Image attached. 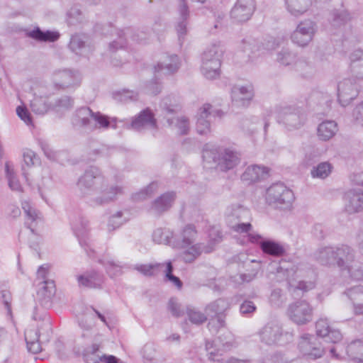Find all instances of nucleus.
<instances>
[{
    "label": "nucleus",
    "instance_id": "nucleus-42",
    "mask_svg": "<svg viewBox=\"0 0 363 363\" xmlns=\"http://www.w3.org/2000/svg\"><path fill=\"white\" fill-rule=\"evenodd\" d=\"M351 17L345 9H335L330 15V22L333 27L338 28L347 23Z\"/></svg>",
    "mask_w": 363,
    "mask_h": 363
},
{
    "label": "nucleus",
    "instance_id": "nucleus-56",
    "mask_svg": "<svg viewBox=\"0 0 363 363\" xmlns=\"http://www.w3.org/2000/svg\"><path fill=\"white\" fill-rule=\"evenodd\" d=\"M127 221L126 218H123L122 211H118L112 215L108 220V228L109 230H113L121 227L123 223Z\"/></svg>",
    "mask_w": 363,
    "mask_h": 363
},
{
    "label": "nucleus",
    "instance_id": "nucleus-2",
    "mask_svg": "<svg viewBox=\"0 0 363 363\" xmlns=\"http://www.w3.org/2000/svg\"><path fill=\"white\" fill-rule=\"evenodd\" d=\"M278 281H286L289 290H301L307 292L315 286L316 274L309 269L305 275L301 269L296 270L294 267L284 269L281 267L277 273Z\"/></svg>",
    "mask_w": 363,
    "mask_h": 363
},
{
    "label": "nucleus",
    "instance_id": "nucleus-46",
    "mask_svg": "<svg viewBox=\"0 0 363 363\" xmlns=\"http://www.w3.org/2000/svg\"><path fill=\"white\" fill-rule=\"evenodd\" d=\"M186 314L189 320L193 324L201 325L208 319L206 313H203L197 308L191 306L186 308Z\"/></svg>",
    "mask_w": 363,
    "mask_h": 363
},
{
    "label": "nucleus",
    "instance_id": "nucleus-9",
    "mask_svg": "<svg viewBox=\"0 0 363 363\" xmlns=\"http://www.w3.org/2000/svg\"><path fill=\"white\" fill-rule=\"evenodd\" d=\"M318 30L316 23L311 19L301 21L291 34V40L297 46L304 48L309 45Z\"/></svg>",
    "mask_w": 363,
    "mask_h": 363
},
{
    "label": "nucleus",
    "instance_id": "nucleus-47",
    "mask_svg": "<svg viewBox=\"0 0 363 363\" xmlns=\"http://www.w3.org/2000/svg\"><path fill=\"white\" fill-rule=\"evenodd\" d=\"M157 182H152L147 187L134 194L132 196L135 201H140L153 195L158 189Z\"/></svg>",
    "mask_w": 363,
    "mask_h": 363
},
{
    "label": "nucleus",
    "instance_id": "nucleus-49",
    "mask_svg": "<svg viewBox=\"0 0 363 363\" xmlns=\"http://www.w3.org/2000/svg\"><path fill=\"white\" fill-rule=\"evenodd\" d=\"M5 172L9 187L13 191H21V185L16 177L13 167L9 163L5 164Z\"/></svg>",
    "mask_w": 363,
    "mask_h": 363
},
{
    "label": "nucleus",
    "instance_id": "nucleus-1",
    "mask_svg": "<svg viewBox=\"0 0 363 363\" xmlns=\"http://www.w3.org/2000/svg\"><path fill=\"white\" fill-rule=\"evenodd\" d=\"M77 186L82 196L87 199L91 206L109 203L123 194L121 186H108L101 169L95 166H91L84 171L78 179Z\"/></svg>",
    "mask_w": 363,
    "mask_h": 363
},
{
    "label": "nucleus",
    "instance_id": "nucleus-63",
    "mask_svg": "<svg viewBox=\"0 0 363 363\" xmlns=\"http://www.w3.org/2000/svg\"><path fill=\"white\" fill-rule=\"evenodd\" d=\"M74 106V99L68 96H64L56 101L55 108L60 109H69Z\"/></svg>",
    "mask_w": 363,
    "mask_h": 363
},
{
    "label": "nucleus",
    "instance_id": "nucleus-50",
    "mask_svg": "<svg viewBox=\"0 0 363 363\" xmlns=\"http://www.w3.org/2000/svg\"><path fill=\"white\" fill-rule=\"evenodd\" d=\"M250 216V212L247 208L238 206L233 209L231 213L228 216L229 224L245 220Z\"/></svg>",
    "mask_w": 363,
    "mask_h": 363
},
{
    "label": "nucleus",
    "instance_id": "nucleus-3",
    "mask_svg": "<svg viewBox=\"0 0 363 363\" xmlns=\"http://www.w3.org/2000/svg\"><path fill=\"white\" fill-rule=\"evenodd\" d=\"M73 127L77 130L91 132L97 128H107L111 121L108 118L99 112L94 113L87 106L75 111L71 119Z\"/></svg>",
    "mask_w": 363,
    "mask_h": 363
},
{
    "label": "nucleus",
    "instance_id": "nucleus-6",
    "mask_svg": "<svg viewBox=\"0 0 363 363\" xmlns=\"http://www.w3.org/2000/svg\"><path fill=\"white\" fill-rule=\"evenodd\" d=\"M294 199L293 191L283 183L273 184L267 189L266 201L269 206L275 208L290 209Z\"/></svg>",
    "mask_w": 363,
    "mask_h": 363
},
{
    "label": "nucleus",
    "instance_id": "nucleus-60",
    "mask_svg": "<svg viewBox=\"0 0 363 363\" xmlns=\"http://www.w3.org/2000/svg\"><path fill=\"white\" fill-rule=\"evenodd\" d=\"M168 309L175 317H181L184 315V310L182 308L181 304L175 298H171L168 302Z\"/></svg>",
    "mask_w": 363,
    "mask_h": 363
},
{
    "label": "nucleus",
    "instance_id": "nucleus-40",
    "mask_svg": "<svg viewBox=\"0 0 363 363\" xmlns=\"http://www.w3.org/2000/svg\"><path fill=\"white\" fill-rule=\"evenodd\" d=\"M337 131V123L334 121L322 122L318 128V135L322 140H328L332 138Z\"/></svg>",
    "mask_w": 363,
    "mask_h": 363
},
{
    "label": "nucleus",
    "instance_id": "nucleus-18",
    "mask_svg": "<svg viewBox=\"0 0 363 363\" xmlns=\"http://www.w3.org/2000/svg\"><path fill=\"white\" fill-rule=\"evenodd\" d=\"M255 9L254 0H238L230 11V17L239 23L250 19Z\"/></svg>",
    "mask_w": 363,
    "mask_h": 363
},
{
    "label": "nucleus",
    "instance_id": "nucleus-37",
    "mask_svg": "<svg viewBox=\"0 0 363 363\" xmlns=\"http://www.w3.org/2000/svg\"><path fill=\"white\" fill-rule=\"evenodd\" d=\"M116 38L108 43V49L111 53H113L118 50L124 48L127 45V35L131 33L130 28L124 30H114Z\"/></svg>",
    "mask_w": 363,
    "mask_h": 363
},
{
    "label": "nucleus",
    "instance_id": "nucleus-62",
    "mask_svg": "<svg viewBox=\"0 0 363 363\" xmlns=\"http://www.w3.org/2000/svg\"><path fill=\"white\" fill-rule=\"evenodd\" d=\"M145 90L149 94L157 95L162 90L161 83L157 79H153L146 84Z\"/></svg>",
    "mask_w": 363,
    "mask_h": 363
},
{
    "label": "nucleus",
    "instance_id": "nucleus-45",
    "mask_svg": "<svg viewBox=\"0 0 363 363\" xmlns=\"http://www.w3.org/2000/svg\"><path fill=\"white\" fill-rule=\"evenodd\" d=\"M332 165L328 162H323L314 167L311 172L313 178L325 179L329 176L332 171Z\"/></svg>",
    "mask_w": 363,
    "mask_h": 363
},
{
    "label": "nucleus",
    "instance_id": "nucleus-4",
    "mask_svg": "<svg viewBox=\"0 0 363 363\" xmlns=\"http://www.w3.org/2000/svg\"><path fill=\"white\" fill-rule=\"evenodd\" d=\"M22 172L28 184L41 193L44 186V168L41 160L34 151L26 149L23 153Z\"/></svg>",
    "mask_w": 363,
    "mask_h": 363
},
{
    "label": "nucleus",
    "instance_id": "nucleus-19",
    "mask_svg": "<svg viewBox=\"0 0 363 363\" xmlns=\"http://www.w3.org/2000/svg\"><path fill=\"white\" fill-rule=\"evenodd\" d=\"M131 128L136 131H143L146 129H157V120L152 110L147 108L141 111L132 120Z\"/></svg>",
    "mask_w": 363,
    "mask_h": 363
},
{
    "label": "nucleus",
    "instance_id": "nucleus-44",
    "mask_svg": "<svg viewBox=\"0 0 363 363\" xmlns=\"http://www.w3.org/2000/svg\"><path fill=\"white\" fill-rule=\"evenodd\" d=\"M169 126L175 125L181 135H186L189 130V122L185 116L177 118H167Z\"/></svg>",
    "mask_w": 363,
    "mask_h": 363
},
{
    "label": "nucleus",
    "instance_id": "nucleus-16",
    "mask_svg": "<svg viewBox=\"0 0 363 363\" xmlns=\"http://www.w3.org/2000/svg\"><path fill=\"white\" fill-rule=\"evenodd\" d=\"M88 221L82 216L77 217L72 223V230L78 238L80 245L84 249L87 255L92 257L94 254L90 244L87 241Z\"/></svg>",
    "mask_w": 363,
    "mask_h": 363
},
{
    "label": "nucleus",
    "instance_id": "nucleus-64",
    "mask_svg": "<svg viewBox=\"0 0 363 363\" xmlns=\"http://www.w3.org/2000/svg\"><path fill=\"white\" fill-rule=\"evenodd\" d=\"M352 118L357 125L363 126V101L359 104L352 111Z\"/></svg>",
    "mask_w": 363,
    "mask_h": 363
},
{
    "label": "nucleus",
    "instance_id": "nucleus-59",
    "mask_svg": "<svg viewBox=\"0 0 363 363\" xmlns=\"http://www.w3.org/2000/svg\"><path fill=\"white\" fill-rule=\"evenodd\" d=\"M346 271L352 279L357 281L363 279V264L354 261V263L352 264L351 268L347 269Z\"/></svg>",
    "mask_w": 363,
    "mask_h": 363
},
{
    "label": "nucleus",
    "instance_id": "nucleus-8",
    "mask_svg": "<svg viewBox=\"0 0 363 363\" xmlns=\"http://www.w3.org/2000/svg\"><path fill=\"white\" fill-rule=\"evenodd\" d=\"M277 121L289 130L299 129L306 121V114L299 106L284 105L277 108Z\"/></svg>",
    "mask_w": 363,
    "mask_h": 363
},
{
    "label": "nucleus",
    "instance_id": "nucleus-36",
    "mask_svg": "<svg viewBox=\"0 0 363 363\" xmlns=\"http://www.w3.org/2000/svg\"><path fill=\"white\" fill-rule=\"evenodd\" d=\"M350 58L352 74L357 79H363V50H354Z\"/></svg>",
    "mask_w": 363,
    "mask_h": 363
},
{
    "label": "nucleus",
    "instance_id": "nucleus-55",
    "mask_svg": "<svg viewBox=\"0 0 363 363\" xmlns=\"http://www.w3.org/2000/svg\"><path fill=\"white\" fill-rule=\"evenodd\" d=\"M209 322L208 323V329L213 333H217L220 328L225 325V315H218L214 317H208Z\"/></svg>",
    "mask_w": 363,
    "mask_h": 363
},
{
    "label": "nucleus",
    "instance_id": "nucleus-23",
    "mask_svg": "<svg viewBox=\"0 0 363 363\" xmlns=\"http://www.w3.org/2000/svg\"><path fill=\"white\" fill-rule=\"evenodd\" d=\"M175 199L176 194L174 191L166 192L151 203L149 211L154 215L160 216L171 208Z\"/></svg>",
    "mask_w": 363,
    "mask_h": 363
},
{
    "label": "nucleus",
    "instance_id": "nucleus-24",
    "mask_svg": "<svg viewBox=\"0 0 363 363\" xmlns=\"http://www.w3.org/2000/svg\"><path fill=\"white\" fill-rule=\"evenodd\" d=\"M253 96L254 91L251 86H234L232 88V100L238 106H248Z\"/></svg>",
    "mask_w": 363,
    "mask_h": 363
},
{
    "label": "nucleus",
    "instance_id": "nucleus-28",
    "mask_svg": "<svg viewBox=\"0 0 363 363\" xmlns=\"http://www.w3.org/2000/svg\"><path fill=\"white\" fill-rule=\"evenodd\" d=\"M342 294L353 303L354 314L363 315V286L357 285L347 289Z\"/></svg>",
    "mask_w": 363,
    "mask_h": 363
},
{
    "label": "nucleus",
    "instance_id": "nucleus-48",
    "mask_svg": "<svg viewBox=\"0 0 363 363\" xmlns=\"http://www.w3.org/2000/svg\"><path fill=\"white\" fill-rule=\"evenodd\" d=\"M99 345L93 344L87 348L84 353V359L86 363H99L102 361V355L98 354Z\"/></svg>",
    "mask_w": 363,
    "mask_h": 363
},
{
    "label": "nucleus",
    "instance_id": "nucleus-43",
    "mask_svg": "<svg viewBox=\"0 0 363 363\" xmlns=\"http://www.w3.org/2000/svg\"><path fill=\"white\" fill-rule=\"evenodd\" d=\"M98 262L106 268V272L111 277L118 276L122 272L123 265L121 262H115L110 257H104L99 259Z\"/></svg>",
    "mask_w": 363,
    "mask_h": 363
},
{
    "label": "nucleus",
    "instance_id": "nucleus-33",
    "mask_svg": "<svg viewBox=\"0 0 363 363\" xmlns=\"http://www.w3.org/2000/svg\"><path fill=\"white\" fill-rule=\"evenodd\" d=\"M230 308L228 301L224 298H218L207 304L205 307V313L208 317L225 315V312Z\"/></svg>",
    "mask_w": 363,
    "mask_h": 363
},
{
    "label": "nucleus",
    "instance_id": "nucleus-12",
    "mask_svg": "<svg viewBox=\"0 0 363 363\" xmlns=\"http://www.w3.org/2000/svg\"><path fill=\"white\" fill-rule=\"evenodd\" d=\"M298 347L303 355L313 359L321 357L324 354V349L321 347L318 337L313 335L306 333L302 335Z\"/></svg>",
    "mask_w": 363,
    "mask_h": 363
},
{
    "label": "nucleus",
    "instance_id": "nucleus-13",
    "mask_svg": "<svg viewBox=\"0 0 363 363\" xmlns=\"http://www.w3.org/2000/svg\"><path fill=\"white\" fill-rule=\"evenodd\" d=\"M259 335L262 343L272 346L281 342L284 331L279 322L271 320L259 330Z\"/></svg>",
    "mask_w": 363,
    "mask_h": 363
},
{
    "label": "nucleus",
    "instance_id": "nucleus-53",
    "mask_svg": "<svg viewBox=\"0 0 363 363\" xmlns=\"http://www.w3.org/2000/svg\"><path fill=\"white\" fill-rule=\"evenodd\" d=\"M138 94L133 91L123 89L122 91H116L113 94L114 99L118 102L127 103L131 101L136 100Z\"/></svg>",
    "mask_w": 363,
    "mask_h": 363
},
{
    "label": "nucleus",
    "instance_id": "nucleus-35",
    "mask_svg": "<svg viewBox=\"0 0 363 363\" xmlns=\"http://www.w3.org/2000/svg\"><path fill=\"white\" fill-rule=\"evenodd\" d=\"M152 240L157 244L169 245L173 247L174 232L167 228H156L152 233Z\"/></svg>",
    "mask_w": 363,
    "mask_h": 363
},
{
    "label": "nucleus",
    "instance_id": "nucleus-25",
    "mask_svg": "<svg viewBox=\"0 0 363 363\" xmlns=\"http://www.w3.org/2000/svg\"><path fill=\"white\" fill-rule=\"evenodd\" d=\"M179 68V57L177 55H167L155 66V78L158 76L169 75L176 72Z\"/></svg>",
    "mask_w": 363,
    "mask_h": 363
},
{
    "label": "nucleus",
    "instance_id": "nucleus-22",
    "mask_svg": "<svg viewBox=\"0 0 363 363\" xmlns=\"http://www.w3.org/2000/svg\"><path fill=\"white\" fill-rule=\"evenodd\" d=\"M316 334L325 339V341L332 343L339 342L342 335L338 330L332 328L327 318H320L315 324Z\"/></svg>",
    "mask_w": 363,
    "mask_h": 363
},
{
    "label": "nucleus",
    "instance_id": "nucleus-57",
    "mask_svg": "<svg viewBox=\"0 0 363 363\" xmlns=\"http://www.w3.org/2000/svg\"><path fill=\"white\" fill-rule=\"evenodd\" d=\"M30 107L33 111L37 113H43L45 109V100L44 97L34 94L33 98L30 101Z\"/></svg>",
    "mask_w": 363,
    "mask_h": 363
},
{
    "label": "nucleus",
    "instance_id": "nucleus-29",
    "mask_svg": "<svg viewBox=\"0 0 363 363\" xmlns=\"http://www.w3.org/2000/svg\"><path fill=\"white\" fill-rule=\"evenodd\" d=\"M268 174V169L264 166L253 164L246 168L241 179L248 184L264 179Z\"/></svg>",
    "mask_w": 363,
    "mask_h": 363
},
{
    "label": "nucleus",
    "instance_id": "nucleus-21",
    "mask_svg": "<svg viewBox=\"0 0 363 363\" xmlns=\"http://www.w3.org/2000/svg\"><path fill=\"white\" fill-rule=\"evenodd\" d=\"M345 210L350 214L363 210V190L351 189L345 192L343 197Z\"/></svg>",
    "mask_w": 363,
    "mask_h": 363
},
{
    "label": "nucleus",
    "instance_id": "nucleus-52",
    "mask_svg": "<svg viewBox=\"0 0 363 363\" xmlns=\"http://www.w3.org/2000/svg\"><path fill=\"white\" fill-rule=\"evenodd\" d=\"M84 19V16L78 8L73 7L67 12V22L69 26L80 24L83 23Z\"/></svg>",
    "mask_w": 363,
    "mask_h": 363
},
{
    "label": "nucleus",
    "instance_id": "nucleus-20",
    "mask_svg": "<svg viewBox=\"0 0 363 363\" xmlns=\"http://www.w3.org/2000/svg\"><path fill=\"white\" fill-rule=\"evenodd\" d=\"M335 264L341 271L350 269L355 261V251L347 245L335 247Z\"/></svg>",
    "mask_w": 363,
    "mask_h": 363
},
{
    "label": "nucleus",
    "instance_id": "nucleus-39",
    "mask_svg": "<svg viewBox=\"0 0 363 363\" xmlns=\"http://www.w3.org/2000/svg\"><path fill=\"white\" fill-rule=\"evenodd\" d=\"M288 11L294 16H300L306 12L312 0H285Z\"/></svg>",
    "mask_w": 363,
    "mask_h": 363
},
{
    "label": "nucleus",
    "instance_id": "nucleus-15",
    "mask_svg": "<svg viewBox=\"0 0 363 363\" xmlns=\"http://www.w3.org/2000/svg\"><path fill=\"white\" fill-rule=\"evenodd\" d=\"M359 91V86L354 79H345L337 84L338 101L342 106H346L355 99Z\"/></svg>",
    "mask_w": 363,
    "mask_h": 363
},
{
    "label": "nucleus",
    "instance_id": "nucleus-7",
    "mask_svg": "<svg viewBox=\"0 0 363 363\" xmlns=\"http://www.w3.org/2000/svg\"><path fill=\"white\" fill-rule=\"evenodd\" d=\"M222 55V48L216 44L208 47L203 52L201 58V72L206 78L214 79L220 76Z\"/></svg>",
    "mask_w": 363,
    "mask_h": 363
},
{
    "label": "nucleus",
    "instance_id": "nucleus-51",
    "mask_svg": "<svg viewBox=\"0 0 363 363\" xmlns=\"http://www.w3.org/2000/svg\"><path fill=\"white\" fill-rule=\"evenodd\" d=\"M161 108L166 112L167 114H172L179 111V106L176 104L174 96H167L164 98L160 104Z\"/></svg>",
    "mask_w": 363,
    "mask_h": 363
},
{
    "label": "nucleus",
    "instance_id": "nucleus-5",
    "mask_svg": "<svg viewBox=\"0 0 363 363\" xmlns=\"http://www.w3.org/2000/svg\"><path fill=\"white\" fill-rule=\"evenodd\" d=\"M203 159L207 163L215 165V167L222 172L233 169L240 162L238 153L230 149L206 145L203 152Z\"/></svg>",
    "mask_w": 363,
    "mask_h": 363
},
{
    "label": "nucleus",
    "instance_id": "nucleus-58",
    "mask_svg": "<svg viewBox=\"0 0 363 363\" xmlns=\"http://www.w3.org/2000/svg\"><path fill=\"white\" fill-rule=\"evenodd\" d=\"M174 267L170 261L166 263V278L171 281L173 284H174L177 289H180L182 287V281L180 279L172 274Z\"/></svg>",
    "mask_w": 363,
    "mask_h": 363
},
{
    "label": "nucleus",
    "instance_id": "nucleus-34",
    "mask_svg": "<svg viewBox=\"0 0 363 363\" xmlns=\"http://www.w3.org/2000/svg\"><path fill=\"white\" fill-rule=\"evenodd\" d=\"M184 249L185 250L182 252V259L186 263L193 262L198 257L200 256L203 251L206 253H209L213 250L212 247H207L205 249L201 243L192 244Z\"/></svg>",
    "mask_w": 363,
    "mask_h": 363
},
{
    "label": "nucleus",
    "instance_id": "nucleus-11",
    "mask_svg": "<svg viewBox=\"0 0 363 363\" xmlns=\"http://www.w3.org/2000/svg\"><path fill=\"white\" fill-rule=\"evenodd\" d=\"M290 319L297 325H305L313 319V308L305 301H298L291 304L288 309Z\"/></svg>",
    "mask_w": 363,
    "mask_h": 363
},
{
    "label": "nucleus",
    "instance_id": "nucleus-14",
    "mask_svg": "<svg viewBox=\"0 0 363 363\" xmlns=\"http://www.w3.org/2000/svg\"><path fill=\"white\" fill-rule=\"evenodd\" d=\"M216 116H221V111L213 109L209 104H206L201 107L198 113V118L196 129L200 135H207L210 133L211 123Z\"/></svg>",
    "mask_w": 363,
    "mask_h": 363
},
{
    "label": "nucleus",
    "instance_id": "nucleus-26",
    "mask_svg": "<svg viewBox=\"0 0 363 363\" xmlns=\"http://www.w3.org/2000/svg\"><path fill=\"white\" fill-rule=\"evenodd\" d=\"M197 236L196 227L188 224L182 230L179 237L174 240L173 248L184 249L194 244Z\"/></svg>",
    "mask_w": 363,
    "mask_h": 363
},
{
    "label": "nucleus",
    "instance_id": "nucleus-41",
    "mask_svg": "<svg viewBox=\"0 0 363 363\" xmlns=\"http://www.w3.org/2000/svg\"><path fill=\"white\" fill-rule=\"evenodd\" d=\"M260 248L263 252L274 257L282 256L285 252V250L282 245L275 241L270 240L261 242Z\"/></svg>",
    "mask_w": 363,
    "mask_h": 363
},
{
    "label": "nucleus",
    "instance_id": "nucleus-31",
    "mask_svg": "<svg viewBox=\"0 0 363 363\" xmlns=\"http://www.w3.org/2000/svg\"><path fill=\"white\" fill-rule=\"evenodd\" d=\"M335 247H320L314 252L315 259L324 266L335 267Z\"/></svg>",
    "mask_w": 363,
    "mask_h": 363
},
{
    "label": "nucleus",
    "instance_id": "nucleus-32",
    "mask_svg": "<svg viewBox=\"0 0 363 363\" xmlns=\"http://www.w3.org/2000/svg\"><path fill=\"white\" fill-rule=\"evenodd\" d=\"M22 208L27 216V223L29 228L33 233H38V225H43V216L39 214V212L28 203L25 202L23 203Z\"/></svg>",
    "mask_w": 363,
    "mask_h": 363
},
{
    "label": "nucleus",
    "instance_id": "nucleus-38",
    "mask_svg": "<svg viewBox=\"0 0 363 363\" xmlns=\"http://www.w3.org/2000/svg\"><path fill=\"white\" fill-rule=\"evenodd\" d=\"M346 354L354 362L363 363V339L352 341L346 347Z\"/></svg>",
    "mask_w": 363,
    "mask_h": 363
},
{
    "label": "nucleus",
    "instance_id": "nucleus-54",
    "mask_svg": "<svg viewBox=\"0 0 363 363\" xmlns=\"http://www.w3.org/2000/svg\"><path fill=\"white\" fill-rule=\"evenodd\" d=\"M277 60L281 65H290L296 62V55L289 49H282L277 54Z\"/></svg>",
    "mask_w": 363,
    "mask_h": 363
},
{
    "label": "nucleus",
    "instance_id": "nucleus-61",
    "mask_svg": "<svg viewBox=\"0 0 363 363\" xmlns=\"http://www.w3.org/2000/svg\"><path fill=\"white\" fill-rule=\"evenodd\" d=\"M256 306L251 301L246 300L243 301L240 306V313L245 316H250L253 314L256 311Z\"/></svg>",
    "mask_w": 363,
    "mask_h": 363
},
{
    "label": "nucleus",
    "instance_id": "nucleus-30",
    "mask_svg": "<svg viewBox=\"0 0 363 363\" xmlns=\"http://www.w3.org/2000/svg\"><path fill=\"white\" fill-rule=\"evenodd\" d=\"M179 12L180 15L179 21L176 26V30L178 35V39L182 45L184 36L187 33V19L189 16L188 6L186 3V0H179Z\"/></svg>",
    "mask_w": 363,
    "mask_h": 363
},
{
    "label": "nucleus",
    "instance_id": "nucleus-17",
    "mask_svg": "<svg viewBox=\"0 0 363 363\" xmlns=\"http://www.w3.org/2000/svg\"><path fill=\"white\" fill-rule=\"evenodd\" d=\"M69 48L77 55L86 56L94 51V46L88 35L77 33L71 36Z\"/></svg>",
    "mask_w": 363,
    "mask_h": 363
},
{
    "label": "nucleus",
    "instance_id": "nucleus-27",
    "mask_svg": "<svg viewBox=\"0 0 363 363\" xmlns=\"http://www.w3.org/2000/svg\"><path fill=\"white\" fill-rule=\"evenodd\" d=\"M79 286L89 289H101L104 281V275L94 270L86 272L77 277Z\"/></svg>",
    "mask_w": 363,
    "mask_h": 363
},
{
    "label": "nucleus",
    "instance_id": "nucleus-10",
    "mask_svg": "<svg viewBox=\"0 0 363 363\" xmlns=\"http://www.w3.org/2000/svg\"><path fill=\"white\" fill-rule=\"evenodd\" d=\"M51 81L57 90H65L78 86L81 82L79 74L69 69H56L51 76Z\"/></svg>",
    "mask_w": 363,
    "mask_h": 363
}]
</instances>
